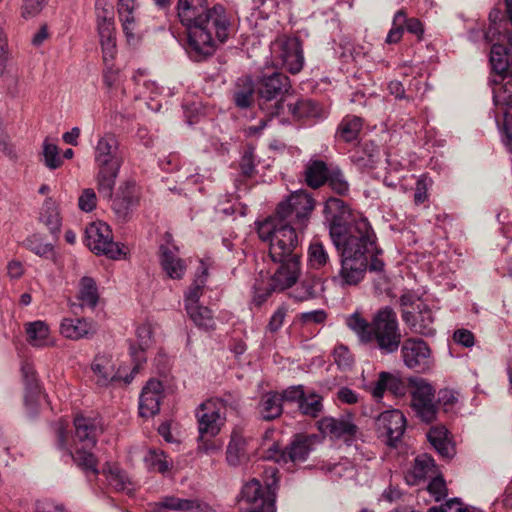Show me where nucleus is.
Here are the masks:
<instances>
[{"mask_svg":"<svg viewBox=\"0 0 512 512\" xmlns=\"http://www.w3.org/2000/svg\"><path fill=\"white\" fill-rule=\"evenodd\" d=\"M324 213L329 221L331 240L340 254L341 267L332 280L341 287L356 286L368 270L369 259L375 249V232L363 217L345 223L350 210L341 199L329 198Z\"/></svg>","mask_w":512,"mask_h":512,"instance_id":"1","label":"nucleus"},{"mask_svg":"<svg viewBox=\"0 0 512 512\" xmlns=\"http://www.w3.org/2000/svg\"><path fill=\"white\" fill-rule=\"evenodd\" d=\"M313 198L305 191L292 193L279 203L275 215L258 225V235L269 241V256L273 262L299 258L295 253L314 209Z\"/></svg>","mask_w":512,"mask_h":512,"instance_id":"2","label":"nucleus"},{"mask_svg":"<svg viewBox=\"0 0 512 512\" xmlns=\"http://www.w3.org/2000/svg\"><path fill=\"white\" fill-rule=\"evenodd\" d=\"M177 16L186 28L188 48L197 57L214 52V36L220 42L229 36L231 24L221 5L210 7L208 0H178Z\"/></svg>","mask_w":512,"mask_h":512,"instance_id":"3","label":"nucleus"},{"mask_svg":"<svg viewBox=\"0 0 512 512\" xmlns=\"http://www.w3.org/2000/svg\"><path fill=\"white\" fill-rule=\"evenodd\" d=\"M346 325L356 334L361 344L373 346L382 354H392L401 345L398 317L389 306L380 308L370 321L355 312L346 318Z\"/></svg>","mask_w":512,"mask_h":512,"instance_id":"4","label":"nucleus"},{"mask_svg":"<svg viewBox=\"0 0 512 512\" xmlns=\"http://www.w3.org/2000/svg\"><path fill=\"white\" fill-rule=\"evenodd\" d=\"M75 426V451L69 452L78 467L85 472H91L95 475L99 473L97 469V459L91 450L95 447L97 437L103 432L101 418L98 416L78 415L74 419Z\"/></svg>","mask_w":512,"mask_h":512,"instance_id":"5","label":"nucleus"},{"mask_svg":"<svg viewBox=\"0 0 512 512\" xmlns=\"http://www.w3.org/2000/svg\"><path fill=\"white\" fill-rule=\"evenodd\" d=\"M277 472L276 467L270 466L264 470V485L255 478L244 484L241 500L251 505L250 512H275Z\"/></svg>","mask_w":512,"mask_h":512,"instance_id":"6","label":"nucleus"},{"mask_svg":"<svg viewBox=\"0 0 512 512\" xmlns=\"http://www.w3.org/2000/svg\"><path fill=\"white\" fill-rule=\"evenodd\" d=\"M275 61L292 74L299 73L304 65L301 43L297 37L279 36L271 44Z\"/></svg>","mask_w":512,"mask_h":512,"instance_id":"7","label":"nucleus"},{"mask_svg":"<svg viewBox=\"0 0 512 512\" xmlns=\"http://www.w3.org/2000/svg\"><path fill=\"white\" fill-rule=\"evenodd\" d=\"M85 239L89 249L97 255L119 259L125 255L120 245L113 241L112 231L104 222L89 224L85 230Z\"/></svg>","mask_w":512,"mask_h":512,"instance_id":"8","label":"nucleus"},{"mask_svg":"<svg viewBox=\"0 0 512 512\" xmlns=\"http://www.w3.org/2000/svg\"><path fill=\"white\" fill-rule=\"evenodd\" d=\"M411 407L423 422L431 423L436 419L435 390L426 380H411Z\"/></svg>","mask_w":512,"mask_h":512,"instance_id":"9","label":"nucleus"},{"mask_svg":"<svg viewBox=\"0 0 512 512\" xmlns=\"http://www.w3.org/2000/svg\"><path fill=\"white\" fill-rule=\"evenodd\" d=\"M219 402L209 400L201 403L195 412L200 439L214 438L225 424L226 416L219 410Z\"/></svg>","mask_w":512,"mask_h":512,"instance_id":"10","label":"nucleus"},{"mask_svg":"<svg viewBox=\"0 0 512 512\" xmlns=\"http://www.w3.org/2000/svg\"><path fill=\"white\" fill-rule=\"evenodd\" d=\"M401 356L406 367L418 372H426L432 366L431 350L419 338H407L401 346Z\"/></svg>","mask_w":512,"mask_h":512,"instance_id":"11","label":"nucleus"},{"mask_svg":"<svg viewBox=\"0 0 512 512\" xmlns=\"http://www.w3.org/2000/svg\"><path fill=\"white\" fill-rule=\"evenodd\" d=\"M94 161L97 167L121 168L123 157L115 134L109 132L98 137L94 146Z\"/></svg>","mask_w":512,"mask_h":512,"instance_id":"12","label":"nucleus"},{"mask_svg":"<svg viewBox=\"0 0 512 512\" xmlns=\"http://www.w3.org/2000/svg\"><path fill=\"white\" fill-rule=\"evenodd\" d=\"M402 319L413 333L423 336H433L436 333L435 317L426 303H418V309L415 311L404 309Z\"/></svg>","mask_w":512,"mask_h":512,"instance_id":"13","label":"nucleus"},{"mask_svg":"<svg viewBox=\"0 0 512 512\" xmlns=\"http://www.w3.org/2000/svg\"><path fill=\"white\" fill-rule=\"evenodd\" d=\"M279 266L270 279L266 295L272 291H283L291 288L300 275V258H289L288 261L277 262Z\"/></svg>","mask_w":512,"mask_h":512,"instance_id":"14","label":"nucleus"},{"mask_svg":"<svg viewBox=\"0 0 512 512\" xmlns=\"http://www.w3.org/2000/svg\"><path fill=\"white\" fill-rule=\"evenodd\" d=\"M92 371L94 373L95 382L98 386H108L113 381L123 379L125 383H130L133 380L134 374L122 377L120 371L116 369L115 361L110 355H97L92 363Z\"/></svg>","mask_w":512,"mask_h":512,"instance_id":"15","label":"nucleus"},{"mask_svg":"<svg viewBox=\"0 0 512 512\" xmlns=\"http://www.w3.org/2000/svg\"><path fill=\"white\" fill-rule=\"evenodd\" d=\"M376 425L387 436L389 444L394 445L405 432L406 418L399 410H388L378 416Z\"/></svg>","mask_w":512,"mask_h":512,"instance_id":"16","label":"nucleus"},{"mask_svg":"<svg viewBox=\"0 0 512 512\" xmlns=\"http://www.w3.org/2000/svg\"><path fill=\"white\" fill-rule=\"evenodd\" d=\"M136 340L130 343V355L134 362L133 373H137L140 366L146 362L145 352L153 344V327L145 322L136 328Z\"/></svg>","mask_w":512,"mask_h":512,"instance_id":"17","label":"nucleus"},{"mask_svg":"<svg viewBox=\"0 0 512 512\" xmlns=\"http://www.w3.org/2000/svg\"><path fill=\"white\" fill-rule=\"evenodd\" d=\"M139 204V194L133 182H125L119 186L112 209L121 220H126L133 208Z\"/></svg>","mask_w":512,"mask_h":512,"instance_id":"18","label":"nucleus"},{"mask_svg":"<svg viewBox=\"0 0 512 512\" xmlns=\"http://www.w3.org/2000/svg\"><path fill=\"white\" fill-rule=\"evenodd\" d=\"M154 512H215L209 505L199 500L183 499L175 496L164 497L155 503Z\"/></svg>","mask_w":512,"mask_h":512,"instance_id":"19","label":"nucleus"},{"mask_svg":"<svg viewBox=\"0 0 512 512\" xmlns=\"http://www.w3.org/2000/svg\"><path fill=\"white\" fill-rule=\"evenodd\" d=\"M289 78L279 72L264 75L258 84V93L266 102L282 97L290 89Z\"/></svg>","mask_w":512,"mask_h":512,"instance_id":"20","label":"nucleus"},{"mask_svg":"<svg viewBox=\"0 0 512 512\" xmlns=\"http://www.w3.org/2000/svg\"><path fill=\"white\" fill-rule=\"evenodd\" d=\"M160 265L165 275L173 280H181L187 270L185 260L178 256L175 246L161 245L159 249Z\"/></svg>","mask_w":512,"mask_h":512,"instance_id":"21","label":"nucleus"},{"mask_svg":"<svg viewBox=\"0 0 512 512\" xmlns=\"http://www.w3.org/2000/svg\"><path fill=\"white\" fill-rule=\"evenodd\" d=\"M163 385L159 380L151 379L142 389L139 401V413L142 417H152L160 410Z\"/></svg>","mask_w":512,"mask_h":512,"instance_id":"22","label":"nucleus"},{"mask_svg":"<svg viewBox=\"0 0 512 512\" xmlns=\"http://www.w3.org/2000/svg\"><path fill=\"white\" fill-rule=\"evenodd\" d=\"M97 330V324L86 318H64L60 324L61 335L70 340L90 338Z\"/></svg>","mask_w":512,"mask_h":512,"instance_id":"23","label":"nucleus"},{"mask_svg":"<svg viewBox=\"0 0 512 512\" xmlns=\"http://www.w3.org/2000/svg\"><path fill=\"white\" fill-rule=\"evenodd\" d=\"M212 264L213 263L210 258L200 260V265L195 275V279L185 293L184 302L186 310L192 309L196 307V305H199V299L203 295L205 289L208 270Z\"/></svg>","mask_w":512,"mask_h":512,"instance_id":"24","label":"nucleus"},{"mask_svg":"<svg viewBox=\"0 0 512 512\" xmlns=\"http://www.w3.org/2000/svg\"><path fill=\"white\" fill-rule=\"evenodd\" d=\"M318 428L321 433L337 438L346 435L354 436L358 430L350 416L324 417L318 421Z\"/></svg>","mask_w":512,"mask_h":512,"instance_id":"25","label":"nucleus"},{"mask_svg":"<svg viewBox=\"0 0 512 512\" xmlns=\"http://www.w3.org/2000/svg\"><path fill=\"white\" fill-rule=\"evenodd\" d=\"M98 34L105 63L112 61L116 54L115 27L113 19L103 17L98 19Z\"/></svg>","mask_w":512,"mask_h":512,"instance_id":"26","label":"nucleus"},{"mask_svg":"<svg viewBox=\"0 0 512 512\" xmlns=\"http://www.w3.org/2000/svg\"><path fill=\"white\" fill-rule=\"evenodd\" d=\"M490 64L492 70L503 80L512 76V49L494 44L490 51Z\"/></svg>","mask_w":512,"mask_h":512,"instance_id":"27","label":"nucleus"},{"mask_svg":"<svg viewBox=\"0 0 512 512\" xmlns=\"http://www.w3.org/2000/svg\"><path fill=\"white\" fill-rule=\"evenodd\" d=\"M322 291L321 279L316 276H307L290 291L289 296L297 302H304L317 298Z\"/></svg>","mask_w":512,"mask_h":512,"instance_id":"28","label":"nucleus"},{"mask_svg":"<svg viewBox=\"0 0 512 512\" xmlns=\"http://www.w3.org/2000/svg\"><path fill=\"white\" fill-rule=\"evenodd\" d=\"M247 439L240 429H234L226 449V460L230 466H239L247 459Z\"/></svg>","mask_w":512,"mask_h":512,"instance_id":"29","label":"nucleus"},{"mask_svg":"<svg viewBox=\"0 0 512 512\" xmlns=\"http://www.w3.org/2000/svg\"><path fill=\"white\" fill-rule=\"evenodd\" d=\"M257 410L261 419L265 421H271L280 417L283 413L280 393L270 391L263 394L257 405Z\"/></svg>","mask_w":512,"mask_h":512,"instance_id":"30","label":"nucleus"},{"mask_svg":"<svg viewBox=\"0 0 512 512\" xmlns=\"http://www.w3.org/2000/svg\"><path fill=\"white\" fill-rule=\"evenodd\" d=\"M100 299L99 290L96 281L89 276H84L79 280L77 300L82 308L94 309Z\"/></svg>","mask_w":512,"mask_h":512,"instance_id":"31","label":"nucleus"},{"mask_svg":"<svg viewBox=\"0 0 512 512\" xmlns=\"http://www.w3.org/2000/svg\"><path fill=\"white\" fill-rule=\"evenodd\" d=\"M312 441L307 436L298 435L280 457L286 462L289 459L292 462H303L307 459L311 451Z\"/></svg>","mask_w":512,"mask_h":512,"instance_id":"32","label":"nucleus"},{"mask_svg":"<svg viewBox=\"0 0 512 512\" xmlns=\"http://www.w3.org/2000/svg\"><path fill=\"white\" fill-rule=\"evenodd\" d=\"M27 341L34 347H46L53 344L48 325L41 320L26 324Z\"/></svg>","mask_w":512,"mask_h":512,"instance_id":"33","label":"nucleus"},{"mask_svg":"<svg viewBox=\"0 0 512 512\" xmlns=\"http://www.w3.org/2000/svg\"><path fill=\"white\" fill-rule=\"evenodd\" d=\"M96 175L98 193L106 199H112L114 186L120 169L113 167H97Z\"/></svg>","mask_w":512,"mask_h":512,"instance_id":"34","label":"nucleus"},{"mask_svg":"<svg viewBox=\"0 0 512 512\" xmlns=\"http://www.w3.org/2000/svg\"><path fill=\"white\" fill-rule=\"evenodd\" d=\"M362 125L360 117L348 115L340 122L336 136L339 140L347 143L357 142Z\"/></svg>","mask_w":512,"mask_h":512,"instance_id":"35","label":"nucleus"},{"mask_svg":"<svg viewBox=\"0 0 512 512\" xmlns=\"http://www.w3.org/2000/svg\"><path fill=\"white\" fill-rule=\"evenodd\" d=\"M308 266L314 270H321L330 264V256L325 245L318 238H314L308 247Z\"/></svg>","mask_w":512,"mask_h":512,"instance_id":"36","label":"nucleus"},{"mask_svg":"<svg viewBox=\"0 0 512 512\" xmlns=\"http://www.w3.org/2000/svg\"><path fill=\"white\" fill-rule=\"evenodd\" d=\"M434 467V460L431 456L427 454L417 456L411 471L406 476L407 482L410 485L418 484L433 472Z\"/></svg>","mask_w":512,"mask_h":512,"instance_id":"37","label":"nucleus"},{"mask_svg":"<svg viewBox=\"0 0 512 512\" xmlns=\"http://www.w3.org/2000/svg\"><path fill=\"white\" fill-rule=\"evenodd\" d=\"M447 430L443 426L432 427L427 437L433 447L444 458H451L453 455V447L447 438Z\"/></svg>","mask_w":512,"mask_h":512,"instance_id":"38","label":"nucleus"},{"mask_svg":"<svg viewBox=\"0 0 512 512\" xmlns=\"http://www.w3.org/2000/svg\"><path fill=\"white\" fill-rule=\"evenodd\" d=\"M327 166L323 161L316 160L308 164L305 171V180L308 186L318 188L328 179Z\"/></svg>","mask_w":512,"mask_h":512,"instance_id":"39","label":"nucleus"},{"mask_svg":"<svg viewBox=\"0 0 512 512\" xmlns=\"http://www.w3.org/2000/svg\"><path fill=\"white\" fill-rule=\"evenodd\" d=\"M41 220L52 234L57 235L60 232L61 218L58 208L51 198L46 199L44 202Z\"/></svg>","mask_w":512,"mask_h":512,"instance_id":"40","label":"nucleus"},{"mask_svg":"<svg viewBox=\"0 0 512 512\" xmlns=\"http://www.w3.org/2000/svg\"><path fill=\"white\" fill-rule=\"evenodd\" d=\"M25 245L27 249L40 257L53 259L55 256L54 245L45 241V239L39 234H33L28 237L25 241Z\"/></svg>","mask_w":512,"mask_h":512,"instance_id":"41","label":"nucleus"},{"mask_svg":"<svg viewBox=\"0 0 512 512\" xmlns=\"http://www.w3.org/2000/svg\"><path fill=\"white\" fill-rule=\"evenodd\" d=\"M40 160L49 170L58 169L63 164V160L59 154V148L56 144L51 143L48 139H45L42 144Z\"/></svg>","mask_w":512,"mask_h":512,"instance_id":"42","label":"nucleus"},{"mask_svg":"<svg viewBox=\"0 0 512 512\" xmlns=\"http://www.w3.org/2000/svg\"><path fill=\"white\" fill-rule=\"evenodd\" d=\"M103 473L106 475L109 484L116 490L126 491L127 493L132 491L129 479L118 467L108 465L103 469Z\"/></svg>","mask_w":512,"mask_h":512,"instance_id":"43","label":"nucleus"},{"mask_svg":"<svg viewBox=\"0 0 512 512\" xmlns=\"http://www.w3.org/2000/svg\"><path fill=\"white\" fill-rule=\"evenodd\" d=\"M144 460L146 466L150 470L157 471L159 473L167 472L172 466V461L168 460L165 453L161 450H149Z\"/></svg>","mask_w":512,"mask_h":512,"instance_id":"44","label":"nucleus"},{"mask_svg":"<svg viewBox=\"0 0 512 512\" xmlns=\"http://www.w3.org/2000/svg\"><path fill=\"white\" fill-rule=\"evenodd\" d=\"M288 108L290 113L298 119L319 115L318 105L310 99H301L294 104L289 103Z\"/></svg>","mask_w":512,"mask_h":512,"instance_id":"45","label":"nucleus"},{"mask_svg":"<svg viewBox=\"0 0 512 512\" xmlns=\"http://www.w3.org/2000/svg\"><path fill=\"white\" fill-rule=\"evenodd\" d=\"M323 409L322 397L316 393L303 394L299 410L303 415L317 417Z\"/></svg>","mask_w":512,"mask_h":512,"instance_id":"46","label":"nucleus"},{"mask_svg":"<svg viewBox=\"0 0 512 512\" xmlns=\"http://www.w3.org/2000/svg\"><path fill=\"white\" fill-rule=\"evenodd\" d=\"M503 81L494 89L493 99L495 105L509 108L512 106V76H507Z\"/></svg>","mask_w":512,"mask_h":512,"instance_id":"47","label":"nucleus"},{"mask_svg":"<svg viewBox=\"0 0 512 512\" xmlns=\"http://www.w3.org/2000/svg\"><path fill=\"white\" fill-rule=\"evenodd\" d=\"M192 321L201 328L210 329L213 328L214 321L210 309L202 305H196V307L186 310Z\"/></svg>","mask_w":512,"mask_h":512,"instance_id":"48","label":"nucleus"},{"mask_svg":"<svg viewBox=\"0 0 512 512\" xmlns=\"http://www.w3.org/2000/svg\"><path fill=\"white\" fill-rule=\"evenodd\" d=\"M405 21L406 12L403 9L397 11L393 17L392 28L387 34L386 43L396 44L402 39Z\"/></svg>","mask_w":512,"mask_h":512,"instance_id":"49","label":"nucleus"},{"mask_svg":"<svg viewBox=\"0 0 512 512\" xmlns=\"http://www.w3.org/2000/svg\"><path fill=\"white\" fill-rule=\"evenodd\" d=\"M240 169L243 175L252 176L255 172V155L254 148L247 146L242 154L240 161Z\"/></svg>","mask_w":512,"mask_h":512,"instance_id":"50","label":"nucleus"},{"mask_svg":"<svg viewBox=\"0 0 512 512\" xmlns=\"http://www.w3.org/2000/svg\"><path fill=\"white\" fill-rule=\"evenodd\" d=\"M428 492L434 498L435 501H440L447 495V487L443 478H433L427 487Z\"/></svg>","mask_w":512,"mask_h":512,"instance_id":"51","label":"nucleus"},{"mask_svg":"<svg viewBox=\"0 0 512 512\" xmlns=\"http://www.w3.org/2000/svg\"><path fill=\"white\" fill-rule=\"evenodd\" d=\"M327 318V313L323 309L303 312L298 315L302 325L322 324Z\"/></svg>","mask_w":512,"mask_h":512,"instance_id":"52","label":"nucleus"},{"mask_svg":"<svg viewBox=\"0 0 512 512\" xmlns=\"http://www.w3.org/2000/svg\"><path fill=\"white\" fill-rule=\"evenodd\" d=\"M97 197L93 189L87 188L82 191L78 199V206L84 212H90L96 207Z\"/></svg>","mask_w":512,"mask_h":512,"instance_id":"53","label":"nucleus"},{"mask_svg":"<svg viewBox=\"0 0 512 512\" xmlns=\"http://www.w3.org/2000/svg\"><path fill=\"white\" fill-rule=\"evenodd\" d=\"M387 377H388V372H385V371L380 372L379 376H378V380L368 387V391L371 393L372 397L376 401H380L383 398L385 391H387V385H386Z\"/></svg>","mask_w":512,"mask_h":512,"instance_id":"54","label":"nucleus"},{"mask_svg":"<svg viewBox=\"0 0 512 512\" xmlns=\"http://www.w3.org/2000/svg\"><path fill=\"white\" fill-rule=\"evenodd\" d=\"M46 3L47 0H23L22 15L26 18L36 16L41 12Z\"/></svg>","mask_w":512,"mask_h":512,"instance_id":"55","label":"nucleus"},{"mask_svg":"<svg viewBox=\"0 0 512 512\" xmlns=\"http://www.w3.org/2000/svg\"><path fill=\"white\" fill-rule=\"evenodd\" d=\"M210 402H219V410L225 413L227 407L237 409L240 405V396L236 393H226L221 398L209 399Z\"/></svg>","mask_w":512,"mask_h":512,"instance_id":"56","label":"nucleus"},{"mask_svg":"<svg viewBox=\"0 0 512 512\" xmlns=\"http://www.w3.org/2000/svg\"><path fill=\"white\" fill-rule=\"evenodd\" d=\"M327 181L329 186L338 194H345L348 191V183L340 171L333 172Z\"/></svg>","mask_w":512,"mask_h":512,"instance_id":"57","label":"nucleus"},{"mask_svg":"<svg viewBox=\"0 0 512 512\" xmlns=\"http://www.w3.org/2000/svg\"><path fill=\"white\" fill-rule=\"evenodd\" d=\"M304 389L302 385L298 386H291L287 389H285L282 393H280V396L282 397V403L288 402L298 403V406L300 405L301 399L303 398Z\"/></svg>","mask_w":512,"mask_h":512,"instance_id":"58","label":"nucleus"},{"mask_svg":"<svg viewBox=\"0 0 512 512\" xmlns=\"http://www.w3.org/2000/svg\"><path fill=\"white\" fill-rule=\"evenodd\" d=\"M386 385L387 391L391 392L395 396H402L405 394V385L397 375L388 372Z\"/></svg>","mask_w":512,"mask_h":512,"instance_id":"59","label":"nucleus"},{"mask_svg":"<svg viewBox=\"0 0 512 512\" xmlns=\"http://www.w3.org/2000/svg\"><path fill=\"white\" fill-rule=\"evenodd\" d=\"M120 21L122 23L123 31L130 41L134 38V30H135V17L133 12L122 13L119 14Z\"/></svg>","mask_w":512,"mask_h":512,"instance_id":"60","label":"nucleus"},{"mask_svg":"<svg viewBox=\"0 0 512 512\" xmlns=\"http://www.w3.org/2000/svg\"><path fill=\"white\" fill-rule=\"evenodd\" d=\"M35 512H68L62 504L50 499L38 500L35 505Z\"/></svg>","mask_w":512,"mask_h":512,"instance_id":"61","label":"nucleus"},{"mask_svg":"<svg viewBox=\"0 0 512 512\" xmlns=\"http://www.w3.org/2000/svg\"><path fill=\"white\" fill-rule=\"evenodd\" d=\"M400 305L402 307V311L404 309H410L415 311L418 309V303H425L418 297L416 294L412 292H405L400 297Z\"/></svg>","mask_w":512,"mask_h":512,"instance_id":"62","label":"nucleus"},{"mask_svg":"<svg viewBox=\"0 0 512 512\" xmlns=\"http://www.w3.org/2000/svg\"><path fill=\"white\" fill-rule=\"evenodd\" d=\"M453 339L456 343L464 347H472L474 345V335L470 330L458 329L453 334Z\"/></svg>","mask_w":512,"mask_h":512,"instance_id":"63","label":"nucleus"},{"mask_svg":"<svg viewBox=\"0 0 512 512\" xmlns=\"http://www.w3.org/2000/svg\"><path fill=\"white\" fill-rule=\"evenodd\" d=\"M443 505L444 512H481L475 508L469 509L465 507L458 498L451 499Z\"/></svg>","mask_w":512,"mask_h":512,"instance_id":"64","label":"nucleus"}]
</instances>
